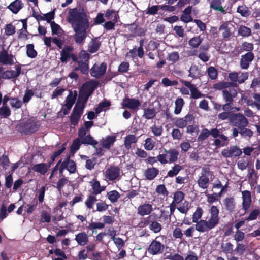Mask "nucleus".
Listing matches in <instances>:
<instances>
[{
  "label": "nucleus",
  "mask_w": 260,
  "mask_h": 260,
  "mask_svg": "<svg viewBox=\"0 0 260 260\" xmlns=\"http://www.w3.org/2000/svg\"><path fill=\"white\" fill-rule=\"evenodd\" d=\"M159 170L155 167L147 169L144 172V175L148 180H153L158 174Z\"/></svg>",
  "instance_id": "nucleus-31"
},
{
  "label": "nucleus",
  "mask_w": 260,
  "mask_h": 260,
  "mask_svg": "<svg viewBox=\"0 0 260 260\" xmlns=\"http://www.w3.org/2000/svg\"><path fill=\"white\" fill-rule=\"evenodd\" d=\"M32 170L37 173L41 175H45L48 171L47 168V163L41 162L34 165L32 166Z\"/></svg>",
  "instance_id": "nucleus-36"
},
{
  "label": "nucleus",
  "mask_w": 260,
  "mask_h": 260,
  "mask_svg": "<svg viewBox=\"0 0 260 260\" xmlns=\"http://www.w3.org/2000/svg\"><path fill=\"white\" fill-rule=\"evenodd\" d=\"M139 44L140 46L137 49H136V47H134L126 53V56L127 57H130L133 59H134V58L136 57L137 55H138V56L140 58L143 57L144 54L143 47L144 44L143 40H141L139 42Z\"/></svg>",
  "instance_id": "nucleus-18"
},
{
  "label": "nucleus",
  "mask_w": 260,
  "mask_h": 260,
  "mask_svg": "<svg viewBox=\"0 0 260 260\" xmlns=\"http://www.w3.org/2000/svg\"><path fill=\"white\" fill-rule=\"evenodd\" d=\"M77 96V92L75 90L74 94L72 91H69V94L66 99V102L67 104L74 105Z\"/></svg>",
  "instance_id": "nucleus-58"
},
{
  "label": "nucleus",
  "mask_w": 260,
  "mask_h": 260,
  "mask_svg": "<svg viewBox=\"0 0 260 260\" xmlns=\"http://www.w3.org/2000/svg\"><path fill=\"white\" fill-rule=\"evenodd\" d=\"M107 66L105 63H101L100 65L94 64L90 70L91 76L96 78H99L106 73Z\"/></svg>",
  "instance_id": "nucleus-11"
},
{
  "label": "nucleus",
  "mask_w": 260,
  "mask_h": 260,
  "mask_svg": "<svg viewBox=\"0 0 260 260\" xmlns=\"http://www.w3.org/2000/svg\"><path fill=\"white\" fill-rule=\"evenodd\" d=\"M223 2H224V0H211L210 3V7L215 11L220 12L224 14H226L225 7L222 6Z\"/></svg>",
  "instance_id": "nucleus-25"
},
{
  "label": "nucleus",
  "mask_w": 260,
  "mask_h": 260,
  "mask_svg": "<svg viewBox=\"0 0 260 260\" xmlns=\"http://www.w3.org/2000/svg\"><path fill=\"white\" fill-rule=\"evenodd\" d=\"M242 153L241 150L237 146H233L221 151V154L224 158L238 157Z\"/></svg>",
  "instance_id": "nucleus-13"
},
{
  "label": "nucleus",
  "mask_w": 260,
  "mask_h": 260,
  "mask_svg": "<svg viewBox=\"0 0 260 260\" xmlns=\"http://www.w3.org/2000/svg\"><path fill=\"white\" fill-rule=\"evenodd\" d=\"M156 192L158 194L162 195L164 197H167L169 194V191L167 190L164 184H160L156 186Z\"/></svg>",
  "instance_id": "nucleus-59"
},
{
  "label": "nucleus",
  "mask_w": 260,
  "mask_h": 260,
  "mask_svg": "<svg viewBox=\"0 0 260 260\" xmlns=\"http://www.w3.org/2000/svg\"><path fill=\"white\" fill-rule=\"evenodd\" d=\"M95 196L92 193L88 196L85 202V204L87 208L91 209L93 208L94 203L97 201Z\"/></svg>",
  "instance_id": "nucleus-52"
},
{
  "label": "nucleus",
  "mask_w": 260,
  "mask_h": 260,
  "mask_svg": "<svg viewBox=\"0 0 260 260\" xmlns=\"http://www.w3.org/2000/svg\"><path fill=\"white\" fill-rule=\"evenodd\" d=\"M160 9V5H153L152 6H148L146 10V14L149 15H155L158 12V11Z\"/></svg>",
  "instance_id": "nucleus-60"
},
{
  "label": "nucleus",
  "mask_w": 260,
  "mask_h": 260,
  "mask_svg": "<svg viewBox=\"0 0 260 260\" xmlns=\"http://www.w3.org/2000/svg\"><path fill=\"white\" fill-rule=\"evenodd\" d=\"M98 85L99 82L97 81L90 80L84 83L80 91L90 96L98 87Z\"/></svg>",
  "instance_id": "nucleus-9"
},
{
  "label": "nucleus",
  "mask_w": 260,
  "mask_h": 260,
  "mask_svg": "<svg viewBox=\"0 0 260 260\" xmlns=\"http://www.w3.org/2000/svg\"><path fill=\"white\" fill-rule=\"evenodd\" d=\"M185 194L180 190H177L174 193L173 202L178 204L180 203L184 199Z\"/></svg>",
  "instance_id": "nucleus-49"
},
{
  "label": "nucleus",
  "mask_w": 260,
  "mask_h": 260,
  "mask_svg": "<svg viewBox=\"0 0 260 260\" xmlns=\"http://www.w3.org/2000/svg\"><path fill=\"white\" fill-rule=\"evenodd\" d=\"M74 48L71 45L64 46L60 52V60L61 62H67L70 58L72 52L73 51Z\"/></svg>",
  "instance_id": "nucleus-23"
},
{
  "label": "nucleus",
  "mask_w": 260,
  "mask_h": 260,
  "mask_svg": "<svg viewBox=\"0 0 260 260\" xmlns=\"http://www.w3.org/2000/svg\"><path fill=\"white\" fill-rule=\"evenodd\" d=\"M165 238V236H157L149 244L147 250L151 255H157L162 253L165 250V245L161 242V240Z\"/></svg>",
  "instance_id": "nucleus-5"
},
{
  "label": "nucleus",
  "mask_w": 260,
  "mask_h": 260,
  "mask_svg": "<svg viewBox=\"0 0 260 260\" xmlns=\"http://www.w3.org/2000/svg\"><path fill=\"white\" fill-rule=\"evenodd\" d=\"M222 251L225 253H232L233 251V245L230 242L222 243L221 246Z\"/></svg>",
  "instance_id": "nucleus-64"
},
{
  "label": "nucleus",
  "mask_w": 260,
  "mask_h": 260,
  "mask_svg": "<svg viewBox=\"0 0 260 260\" xmlns=\"http://www.w3.org/2000/svg\"><path fill=\"white\" fill-rule=\"evenodd\" d=\"M254 49V45L251 43L248 42H244L240 47H237L235 49L236 51L240 54L244 51L247 52H252Z\"/></svg>",
  "instance_id": "nucleus-29"
},
{
  "label": "nucleus",
  "mask_w": 260,
  "mask_h": 260,
  "mask_svg": "<svg viewBox=\"0 0 260 260\" xmlns=\"http://www.w3.org/2000/svg\"><path fill=\"white\" fill-rule=\"evenodd\" d=\"M182 83L188 88L190 91V97L194 99H197L204 96V94L201 92L194 84H191L189 81L182 80Z\"/></svg>",
  "instance_id": "nucleus-15"
},
{
  "label": "nucleus",
  "mask_w": 260,
  "mask_h": 260,
  "mask_svg": "<svg viewBox=\"0 0 260 260\" xmlns=\"http://www.w3.org/2000/svg\"><path fill=\"white\" fill-rule=\"evenodd\" d=\"M211 175L209 166L202 168L201 172L197 180V184L200 188L207 189L210 183L209 176Z\"/></svg>",
  "instance_id": "nucleus-6"
},
{
  "label": "nucleus",
  "mask_w": 260,
  "mask_h": 260,
  "mask_svg": "<svg viewBox=\"0 0 260 260\" xmlns=\"http://www.w3.org/2000/svg\"><path fill=\"white\" fill-rule=\"evenodd\" d=\"M207 73L209 78L212 80H215L218 77L217 70L214 67L210 66L207 69Z\"/></svg>",
  "instance_id": "nucleus-55"
},
{
  "label": "nucleus",
  "mask_w": 260,
  "mask_h": 260,
  "mask_svg": "<svg viewBox=\"0 0 260 260\" xmlns=\"http://www.w3.org/2000/svg\"><path fill=\"white\" fill-rule=\"evenodd\" d=\"M203 214V210L201 207H197L196 211L192 215V222L196 223V225L198 224V223L200 222L199 220L202 217Z\"/></svg>",
  "instance_id": "nucleus-54"
},
{
  "label": "nucleus",
  "mask_w": 260,
  "mask_h": 260,
  "mask_svg": "<svg viewBox=\"0 0 260 260\" xmlns=\"http://www.w3.org/2000/svg\"><path fill=\"white\" fill-rule=\"evenodd\" d=\"M183 169L182 166L180 164H175L167 173V177L173 178L177 176L179 172Z\"/></svg>",
  "instance_id": "nucleus-40"
},
{
  "label": "nucleus",
  "mask_w": 260,
  "mask_h": 260,
  "mask_svg": "<svg viewBox=\"0 0 260 260\" xmlns=\"http://www.w3.org/2000/svg\"><path fill=\"white\" fill-rule=\"evenodd\" d=\"M194 120V117L193 114L188 113L184 117L176 118L174 121V124L177 127L183 128L187 126L188 123H190Z\"/></svg>",
  "instance_id": "nucleus-12"
},
{
  "label": "nucleus",
  "mask_w": 260,
  "mask_h": 260,
  "mask_svg": "<svg viewBox=\"0 0 260 260\" xmlns=\"http://www.w3.org/2000/svg\"><path fill=\"white\" fill-rule=\"evenodd\" d=\"M254 54L253 52H247L241 55L240 60V66L242 69H247L251 62L254 59Z\"/></svg>",
  "instance_id": "nucleus-14"
},
{
  "label": "nucleus",
  "mask_w": 260,
  "mask_h": 260,
  "mask_svg": "<svg viewBox=\"0 0 260 260\" xmlns=\"http://www.w3.org/2000/svg\"><path fill=\"white\" fill-rule=\"evenodd\" d=\"M223 204L226 210L230 213L234 211L236 207L235 199L233 197H228L224 199Z\"/></svg>",
  "instance_id": "nucleus-30"
},
{
  "label": "nucleus",
  "mask_w": 260,
  "mask_h": 260,
  "mask_svg": "<svg viewBox=\"0 0 260 260\" xmlns=\"http://www.w3.org/2000/svg\"><path fill=\"white\" fill-rule=\"evenodd\" d=\"M92 189V193L94 195L100 194L105 189V186H101L100 182L97 180H93V182H91Z\"/></svg>",
  "instance_id": "nucleus-38"
},
{
  "label": "nucleus",
  "mask_w": 260,
  "mask_h": 260,
  "mask_svg": "<svg viewBox=\"0 0 260 260\" xmlns=\"http://www.w3.org/2000/svg\"><path fill=\"white\" fill-rule=\"evenodd\" d=\"M14 56L11 54H9L7 50L3 49L0 52V63L3 65H13L15 62Z\"/></svg>",
  "instance_id": "nucleus-17"
},
{
  "label": "nucleus",
  "mask_w": 260,
  "mask_h": 260,
  "mask_svg": "<svg viewBox=\"0 0 260 260\" xmlns=\"http://www.w3.org/2000/svg\"><path fill=\"white\" fill-rule=\"evenodd\" d=\"M238 35L243 37H248L251 34L250 28L245 26L241 25L238 28Z\"/></svg>",
  "instance_id": "nucleus-46"
},
{
  "label": "nucleus",
  "mask_w": 260,
  "mask_h": 260,
  "mask_svg": "<svg viewBox=\"0 0 260 260\" xmlns=\"http://www.w3.org/2000/svg\"><path fill=\"white\" fill-rule=\"evenodd\" d=\"M11 114V111L8 106L2 105L0 108V116L1 118H8Z\"/></svg>",
  "instance_id": "nucleus-53"
},
{
  "label": "nucleus",
  "mask_w": 260,
  "mask_h": 260,
  "mask_svg": "<svg viewBox=\"0 0 260 260\" xmlns=\"http://www.w3.org/2000/svg\"><path fill=\"white\" fill-rule=\"evenodd\" d=\"M16 71L7 70L4 71L1 77L3 79H16L19 76L21 72V66L18 64L15 67Z\"/></svg>",
  "instance_id": "nucleus-19"
},
{
  "label": "nucleus",
  "mask_w": 260,
  "mask_h": 260,
  "mask_svg": "<svg viewBox=\"0 0 260 260\" xmlns=\"http://www.w3.org/2000/svg\"><path fill=\"white\" fill-rule=\"evenodd\" d=\"M101 46L100 37L92 38L88 45V51L90 53L96 52Z\"/></svg>",
  "instance_id": "nucleus-24"
},
{
  "label": "nucleus",
  "mask_w": 260,
  "mask_h": 260,
  "mask_svg": "<svg viewBox=\"0 0 260 260\" xmlns=\"http://www.w3.org/2000/svg\"><path fill=\"white\" fill-rule=\"evenodd\" d=\"M184 101L182 98H178L175 101V107L174 109V113L176 115L180 113L182 107L184 106Z\"/></svg>",
  "instance_id": "nucleus-45"
},
{
  "label": "nucleus",
  "mask_w": 260,
  "mask_h": 260,
  "mask_svg": "<svg viewBox=\"0 0 260 260\" xmlns=\"http://www.w3.org/2000/svg\"><path fill=\"white\" fill-rule=\"evenodd\" d=\"M37 52L34 49L33 44H29L26 45V54L27 56L31 58H34L37 56Z\"/></svg>",
  "instance_id": "nucleus-51"
},
{
  "label": "nucleus",
  "mask_w": 260,
  "mask_h": 260,
  "mask_svg": "<svg viewBox=\"0 0 260 260\" xmlns=\"http://www.w3.org/2000/svg\"><path fill=\"white\" fill-rule=\"evenodd\" d=\"M203 39L201 36H198L191 38L188 41L189 45L193 48H197L201 45Z\"/></svg>",
  "instance_id": "nucleus-43"
},
{
  "label": "nucleus",
  "mask_w": 260,
  "mask_h": 260,
  "mask_svg": "<svg viewBox=\"0 0 260 260\" xmlns=\"http://www.w3.org/2000/svg\"><path fill=\"white\" fill-rule=\"evenodd\" d=\"M116 140L115 136H108L101 141L102 146L103 148L109 149L113 146Z\"/></svg>",
  "instance_id": "nucleus-34"
},
{
  "label": "nucleus",
  "mask_w": 260,
  "mask_h": 260,
  "mask_svg": "<svg viewBox=\"0 0 260 260\" xmlns=\"http://www.w3.org/2000/svg\"><path fill=\"white\" fill-rule=\"evenodd\" d=\"M39 125L37 122L31 119L22 121L17 126V131L22 134L30 135L38 130Z\"/></svg>",
  "instance_id": "nucleus-4"
},
{
  "label": "nucleus",
  "mask_w": 260,
  "mask_h": 260,
  "mask_svg": "<svg viewBox=\"0 0 260 260\" xmlns=\"http://www.w3.org/2000/svg\"><path fill=\"white\" fill-rule=\"evenodd\" d=\"M81 141L82 144L90 145L93 147H95L98 144V142L94 140L90 135H87L81 139Z\"/></svg>",
  "instance_id": "nucleus-44"
},
{
  "label": "nucleus",
  "mask_w": 260,
  "mask_h": 260,
  "mask_svg": "<svg viewBox=\"0 0 260 260\" xmlns=\"http://www.w3.org/2000/svg\"><path fill=\"white\" fill-rule=\"evenodd\" d=\"M247 126H244V127H241L239 129H237V128H233L232 134L233 137L234 138L238 136L239 134H240L242 137L245 138H250L252 137L253 133L251 129L247 128Z\"/></svg>",
  "instance_id": "nucleus-21"
},
{
  "label": "nucleus",
  "mask_w": 260,
  "mask_h": 260,
  "mask_svg": "<svg viewBox=\"0 0 260 260\" xmlns=\"http://www.w3.org/2000/svg\"><path fill=\"white\" fill-rule=\"evenodd\" d=\"M23 6L24 5L21 0H15L10 4L7 8L13 13L16 14Z\"/></svg>",
  "instance_id": "nucleus-26"
},
{
  "label": "nucleus",
  "mask_w": 260,
  "mask_h": 260,
  "mask_svg": "<svg viewBox=\"0 0 260 260\" xmlns=\"http://www.w3.org/2000/svg\"><path fill=\"white\" fill-rule=\"evenodd\" d=\"M242 209L246 213L250 207L251 204V195L250 191L244 190L242 192Z\"/></svg>",
  "instance_id": "nucleus-20"
},
{
  "label": "nucleus",
  "mask_w": 260,
  "mask_h": 260,
  "mask_svg": "<svg viewBox=\"0 0 260 260\" xmlns=\"http://www.w3.org/2000/svg\"><path fill=\"white\" fill-rule=\"evenodd\" d=\"M78 65L79 66V68H80V71L82 74L84 75L88 74L89 72V65L88 62H84L80 60L78 63Z\"/></svg>",
  "instance_id": "nucleus-62"
},
{
  "label": "nucleus",
  "mask_w": 260,
  "mask_h": 260,
  "mask_svg": "<svg viewBox=\"0 0 260 260\" xmlns=\"http://www.w3.org/2000/svg\"><path fill=\"white\" fill-rule=\"evenodd\" d=\"M120 169L119 167L111 166L105 171V177L109 181H114L120 175Z\"/></svg>",
  "instance_id": "nucleus-16"
},
{
  "label": "nucleus",
  "mask_w": 260,
  "mask_h": 260,
  "mask_svg": "<svg viewBox=\"0 0 260 260\" xmlns=\"http://www.w3.org/2000/svg\"><path fill=\"white\" fill-rule=\"evenodd\" d=\"M164 152L167 154V156H168V162L173 163L177 161L178 159V156L179 155V151L175 148L170 149L167 150L164 149Z\"/></svg>",
  "instance_id": "nucleus-27"
},
{
  "label": "nucleus",
  "mask_w": 260,
  "mask_h": 260,
  "mask_svg": "<svg viewBox=\"0 0 260 260\" xmlns=\"http://www.w3.org/2000/svg\"><path fill=\"white\" fill-rule=\"evenodd\" d=\"M260 214V209H255L253 210L249 214V216L246 217L245 220L246 221H249L251 220H254L257 219V217Z\"/></svg>",
  "instance_id": "nucleus-57"
},
{
  "label": "nucleus",
  "mask_w": 260,
  "mask_h": 260,
  "mask_svg": "<svg viewBox=\"0 0 260 260\" xmlns=\"http://www.w3.org/2000/svg\"><path fill=\"white\" fill-rule=\"evenodd\" d=\"M105 16L108 20H110L113 16H114L113 21L115 22H117L118 19H119L118 15L116 14V12L113 9H107L106 11Z\"/></svg>",
  "instance_id": "nucleus-50"
},
{
  "label": "nucleus",
  "mask_w": 260,
  "mask_h": 260,
  "mask_svg": "<svg viewBox=\"0 0 260 260\" xmlns=\"http://www.w3.org/2000/svg\"><path fill=\"white\" fill-rule=\"evenodd\" d=\"M82 142L80 138H76L74 140L71 147L70 151L72 153H75L80 148Z\"/></svg>",
  "instance_id": "nucleus-56"
},
{
  "label": "nucleus",
  "mask_w": 260,
  "mask_h": 260,
  "mask_svg": "<svg viewBox=\"0 0 260 260\" xmlns=\"http://www.w3.org/2000/svg\"><path fill=\"white\" fill-rule=\"evenodd\" d=\"M62 162L65 164L66 167V169H67L70 173L73 174L76 172V164L74 160L71 159L70 155H68Z\"/></svg>",
  "instance_id": "nucleus-28"
},
{
  "label": "nucleus",
  "mask_w": 260,
  "mask_h": 260,
  "mask_svg": "<svg viewBox=\"0 0 260 260\" xmlns=\"http://www.w3.org/2000/svg\"><path fill=\"white\" fill-rule=\"evenodd\" d=\"M111 105V102L109 101L105 100L101 102L97 107L95 109V113L98 114L101 113L105 108H108Z\"/></svg>",
  "instance_id": "nucleus-47"
},
{
  "label": "nucleus",
  "mask_w": 260,
  "mask_h": 260,
  "mask_svg": "<svg viewBox=\"0 0 260 260\" xmlns=\"http://www.w3.org/2000/svg\"><path fill=\"white\" fill-rule=\"evenodd\" d=\"M75 240L79 245L84 246L88 242V237L85 232H81L76 235Z\"/></svg>",
  "instance_id": "nucleus-33"
},
{
  "label": "nucleus",
  "mask_w": 260,
  "mask_h": 260,
  "mask_svg": "<svg viewBox=\"0 0 260 260\" xmlns=\"http://www.w3.org/2000/svg\"><path fill=\"white\" fill-rule=\"evenodd\" d=\"M107 197L112 203H115L120 198V194L117 190H113L107 192Z\"/></svg>",
  "instance_id": "nucleus-42"
},
{
  "label": "nucleus",
  "mask_w": 260,
  "mask_h": 260,
  "mask_svg": "<svg viewBox=\"0 0 260 260\" xmlns=\"http://www.w3.org/2000/svg\"><path fill=\"white\" fill-rule=\"evenodd\" d=\"M121 105L124 108H128L133 110H136L140 106V102L138 99L129 98L128 96H125L123 99Z\"/></svg>",
  "instance_id": "nucleus-10"
},
{
  "label": "nucleus",
  "mask_w": 260,
  "mask_h": 260,
  "mask_svg": "<svg viewBox=\"0 0 260 260\" xmlns=\"http://www.w3.org/2000/svg\"><path fill=\"white\" fill-rule=\"evenodd\" d=\"M138 141L137 138L134 135H128L124 138V145L126 149L131 148L132 144L136 143Z\"/></svg>",
  "instance_id": "nucleus-37"
},
{
  "label": "nucleus",
  "mask_w": 260,
  "mask_h": 260,
  "mask_svg": "<svg viewBox=\"0 0 260 260\" xmlns=\"http://www.w3.org/2000/svg\"><path fill=\"white\" fill-rule=\"evenodd\" d=\"M223 101L225 102L223 104V111H231L234 108V99L237 95V92L234 88L229 87L222 91Z\"/></svg>",
  "instance_id": "nucleus-3"
},
{
  "label": "nucleus",
  "mask_w": 260,
  "mask_h": 260,
  "mask_svg": "<svg viewBox=\"0 0 260 260\" xmlns=\"http://www.w3.org/2000/svg\"><path fill=\"white\" fill-rule=\"evenodd\" d=\"M89 28L86 27H74L73 30L75 32L73 35V39L75 43L79 45H83L87 36V30Z\"/></svg>",
  "instance_id": "nucleus-8"
},
{
  "label": "nucleus",
  "mask_w": 260,
  "mask_h": 260,
  "mask_svg": "<svg viewBox=\"0 0 260 260\" xmlns=\"http://www.w3.org/2000/svg\"><path fill=\"white\" fill-rule=\"evenodd\" d=\"M153 210L152 205L144 203L140 205L137 208V213L142 216L149 215Z\"/></svg>",
  "instance_id": "nucleus-22"
},
{
  "label": "nucleus",
  "mask_w": 260,
  "mask_h": 260,
  "mask_svg": "<svg viewBox=\"0 0 260 260\" xmlns=\"http://www.w3.org/2000/svg\"><path fill=\"white\" fill-rule=\"evenodd\" d=\"M210 217L207 221L201 219L197 225H195L196 230L201 233L208 232L214 229L219 222V210L215 206L212 205L210 209Z\"/></svg>",
  "instance_id": "nucleus-1"
},
{
  "label": "nucleus",
  "mask_w": 260,
  "mask_h": 260,
  "mask_svg": "<svg viewBox=\"0 0 260 260\" xmlns=\"http://www.w3.org/2000/svg\"><path fill=\"white\" fill-rule=\"evenodd\" d=\"M69 13L70 17L69 22L74 25V27H89V16L84 9H71Z\"/></svg>",
  "instance_id": "nucleus-2"
},
{
  "label": "nucleus",
  "mask_w": 260,
  "mask_h": 260,
  "mask_svg": "<svg viewBox=\"0 0 260 260\" xmlns=\"http://www.w3.org/2000/svg\"><path fill=\"white\" fill-rule=\"evenodd\" d=\"M231 86L237 87V84L235 83L229 82H220L213 85V88L216 90H224L228 89Z\"/></svg>",
  "instance_id": "nucleus-35"
},
{
  "label": "nucleus",
  "mask_w": 260,
  "mask_h": 260,
  "mask_svg": "<svg viewBox=\"0 0 260 260\" xmlns=\"http://www.w3.org/2000/svg\"><path fill=\"white\" fill-rule=\"evenodd\" d=\"M149 229L155 233L160 232L162 229L161 225L157 221H152L149 225Z\"/></svg>",
  "instance_id": "nucleus-63"
},
{
  "label": "nucleus",
  "mask_w": 260,
  "mask_h": 260,
  "mask_svg": "<svg viewBox=\"0 0 260 260\" xmlns=\"http://www.w3.org/2000/svg\"><path fill=\"white\" fill-rule=\"evenodd\" d=\"M219 30L222 31V36L223 39L225 40L229 39L232 35V32L229 27V24L225 22H224L219 28Z\"/></svg>",
  "instance_id": "nucleus-32"
},
{
  "label": "nucleus",
  "mask_w": 260,
  "mask_h": 260,
  "mask_svg": "<svg viewBox=\"0 0 260 260\" xmlns=\"http://www.w3.org/2000/svg\"><path fill=\"white\" fill-rule=\"evenodd\" d=\"M143 110L144 114L143 117L148 120L154 118L157 114V112L154 108H145L143 109Z\"/></svg>",
  "instance_id": "nucleus-39"
},
{
  "label": "nucleus",
  "mask_w": 260,
  "mask_h": 260,
  "mask_svg": "<svg viewBox=\"0 0 260 260\" xmlns=\"http://www.w3.org/2000/svg\"><path fill=\"white\" fill-rule=\"evenodd\" d=\"M233 113L231 112L230 111H224V112H221L218 115V118L221 120L228 119L229 122H230Z\"/></svg>",
  "instance_id": "nucleus-61"
},
{
  "label": "nucleus",
  "mask_w": 260,
  "mask_h": 260,
  "mask_svg": "<svg viewBox=\"0 0 260 260\" xmlns=\"http://www.w3.org/2000/svg\"><path fill=\"white\" fill-rule=\"evenodd\" d=\"M230 123L237 129L244 127V126H248L249 124L247 118L241 113H233Z\"/></svg>",
  "instance_id": "nucleus-7"
},
{
  "label": "nucleus",
  "mask_w": 260,
  "mask_h": 260,
  "mask_svg": "<svg viewBox=\"0 0 260 260\" xmlns=\"http://www.w3.org/2000/svg\"><path fill=\"white\" fill-rule=\"evenodd\" d=\"M237 12L240 14L242 17H247L251 14V11L245 5L239 6L237 9Z\"/></svg>",
  "instance_id": "nucleus-48"
},
{
  "label": "nucleus",
  "mask_w": 260,
  "mask_h": 260,
  "mask_svg": "<svg viewBox=\"0 0 260 260\" xmlns=\"http://www.w3.org/2000/svg\"><path fill=\"white\" fill-rule=\"evenodd\" d=\"M189 74L188 76L193 79L202 75L200 69L196 64H192L191 66L190 69L189 70Z\"/></svg>",
  "instance_id": "nucleus-41"
}]
</instances>
